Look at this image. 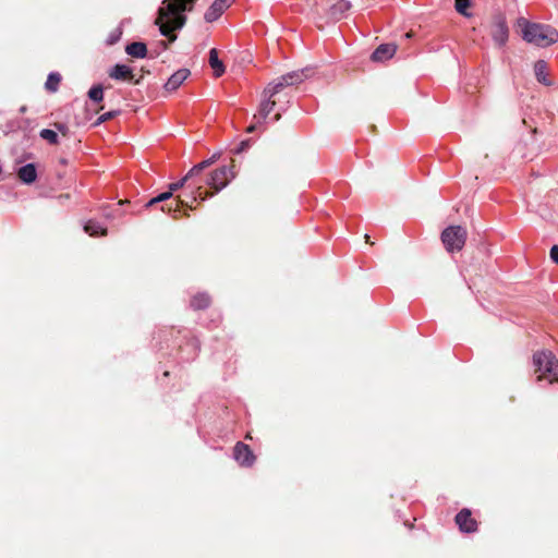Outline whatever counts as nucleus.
<instances>
[{"instance_id": "1", "label": "nucleus", "mask_w": 558, "mask_h": 558, "mask_svg": "<svg viewBox=\"0 0 558 558\" xmlns=\"http://www.w3.org/2000/svg\"><path fill=\"white\" fill-rule=\"evenodd\" d=\"M196 0H163L155 24L162 36L170 43L177 39L175 31L181 29L186 22L185 12L191 11Z\"/></svg>"}, {"instance_id": "2", "label": "nucleus", "mask_w": 558, "mask_h": 558, "mask_svg": "<svg viewBox=\"0 0 558 558\" xmlns=\"http://www.w3.org/2000/svg\"><path fill=\"white\" fill-rule=\"evenodd\" d=\"M310 72V69L293 71L270 83L263 92V99L259 104L258 111L253 117L254 121L257 123L264 122L276 105V101L271 98L284 87L302 83L306 77H308Z\"/></svg>"}, {"instance_id": "3", "label": "nucleus", "mask_w": 558, "mask_h": 558, "mask_svg": "<svg viewBox=\"0 0 558 558\" xmlns=\"http://www.w3.org/2000/svg\"><path fill=\"white\" fill-rule=\"evenodd\" d=\"M522 38L537 47H548L558 41V32L550 25L532 23L524 17L518 20Z\"/></svg>"}, {"instance_id": "4", "label": "nucleus", "mask_w": 558, "mask_h": 558, "mask_svg": "<svg viewBox=\"0 0 558 558\" xmlns=\"http://www.w3.org/2000/svg\"><path fill=\"white\" fill-rule=\"evenodd\" d=\"M534 373L537 380L547 379L548 383L558 380V360L549 351H541L533 356Z\"/></svg>"}, {"instance_id": "5", "label": "nucleus", "mask_w": 558, "mask_h": 558, "mask_svg": "<svg viewBox=\"0 0 558 558\" xmlns=\"http://www.w3.org/2000/svg\"><path fill=\"white\" fill-rule=\"evenodd\" d=\"M466 230L461 226H450L441 233V241L448 252H459L465 244Z\"/></svg>"}, {"instance_id": "6", "label": "nucleus", "mask_w": 558, "mask_h": 558, "mask_svg": "<svg viewBox=\"0 0 558 558\" xmlns=\"http://www.w3.org/2000/svg\"><path fill=\"white\" fill-rule=\"evenodd\" d=\"M234 177L231 168L223 166L215 170L209 179L207 180V185L215 190V192L221 191L230 180Z\"/></svg>"}, {"instance_id": "7", "label": "nucleus", "mask_w": 558, "mask_h": 558, "mask_svg": "<svg viewBox=\"0 0 558 558\" xmlns=\"http://www.w3.org/2000/svg\"><path fill=\"white\" fill-rule=\"evenodd\" d=\"M233 0H215L206 11L204 19L206 22H215L218 20L227 8L232 4Z\"/></svg>"}, {"instance_id": "8", "label": "nucleus", "mask_w": 558, "mask_h": 558, "mask_svg": "<svg viewBox=\"0 0 558 558\" xmlns=\"http://www.w3.org/2000/svg\"><path fill=\"white\" fill-rule=\"evenodd\" d=\"M492 37L496 45L504 46L509 37V29L504 19H498L492 28Z\"/></svg>"}, {"instance_id": "9", "label": "nucleus", "mask_w": 558, "mask_h": 558, "mask_svg": "<svg viewBox=\"0 0 558 558\" xmlns=\"http://www.w3.org/2000/svg\"><path fill=\"white\" fill-rule=\"evenodd\" d=\"M234 459L245 466L253 464L255 457L250 447L243 442H238L234 447Z\"/></svg>"}, {"instance_id": "10", "label": "nucleus", "mask_w": 558, "mask_h": 558, "mask_svg": "<svg viewBox=\"0 0 558 558\" xmlns=\"http://www.w3.org/2000/svg\"><path fill=\"white\" fill-rule=\"evenodd\" d=\"M456 522L459 525L462 532H474L476 530L477 523L474 519L471 518V511L469 509H462L456 515Z\"/></svg>"}, {"instance_id": "11", "label": "nucleus", "mask_w": 558, "mask_h": 558, "mask_svg": "<svg viewBox=\"0 0 558 558\" xmlns=\"http://www.w3.org/2000/svg\"><path fill=\"white\" fill-rule=\"evenodd\" d=\"M190 71L187 69H180L174 72L165 84V88L168 92H173L178 89L181 84L189 77Z\"/></svg>"}, {"instance_id": "12", "label": "nucleus", "mask_w": 558, "mask_h": 558, "mask_svg": "<svg viewBox=\"0 0 558 558\" xmlns=\"http://www.w3.org/2000/svg\"><path fill=\"white\" fill-rule=\"evenodd\" d=\"M397 50V47L392 44H383L373 52L372 59L374 61H384L390 59Z\"/></svg>"}, {"instance_id": "13", "label": "nucleus", "mask_w": 558, "mask_h": 558, "mask_svg": "<svg viewBox=\"0 0 558 558\" xmlns=\"http://www.w3.org/2000/svg\"><path fill=\"white\" fill-rule=\"evenodd\" d=\"M109 76L118 81H130L133 78L132 70L125 64H116L110 70Z\"/></svg>"}, {"instance_id": "14", "label": "nucleus", "mask_w": 558, "mask_h": 558, "mask_svg": "<svg viewBox=\"0 0 558 558\" xmlns=\"http://www.w3.org/2000/svg\"><path fill=\"white\" fill-rule=\"evenodd\" d=\"M208 61L210 68L214 70V74L216 77H219L225 73L226 68L222 61L218 58V51L216 48L210 49Z\"/></svg>"}, {"instance_id": "15", "label": "nucleus", "mask_w": 558, "mask_h": 558, "mask_svg": "<svg viewBox=\"0 0 558 558\" xmlns=\"http://www.w3.org/2000/svg\"><path fill=\"white\" fill-rule=\"evenodd\" d=\"M17 175L24 183H33L37 177L36 168L33 163H27L19 169Z\"/></svg>"}, {"instance_id": "16", "label": "nucleus", "mask_w": 558, "mask_h": 558, "mask_svg": "<svg viewBox=\"0 0 558 558\" xmlns=\"http://www.w3.org/2000/svg\"><path fill=\"white\" fill-rule=\"evenodd\" d=\"M126 53L134 58H144L147 53L146 45L140 41L126 46Z\"/></svg>"}, {"instance_id": "17", "label": "nucleus", "mask_w": 558, "mask_h": 558, "mask_svg": "<svg viewBox=\"0 0 558 558\" xmlns=\"http://www.w3.org/2000/svg\"><path fill=\"white\" fill-rule=\"evenodd\" d=\"M534 72L537 81L544 85H550V82L547 80V64L544 60H538L534 65Z\"/></svg>"}, {"instance_id": "18", "label": "nucleus", "mask_w": 558, "mask_h": 558, "mask_svg": "<svg viewBox=\"0 0 558 558\" xmlns=\"http://www.w3.org/2000/svg\"><path fill=\"white\" fill-rule=\"evenodd\" d=\"M84 231L92 236L107 234V229L95 220H88L84 226Z\"/></svg>"}, {"instance_id": "19", "label": "nucleus", "mask_w": 558, "mask_h": 558, "mask_svg": "<svg viewBox=\"0 0 558 558\" xmlns=\"http://www.w3.org/2000/svg\"><path fill=\"white\" fill-rule=\"evenodd\" d=\"M209 303L210 299L205 293L196 294L191 301V305L196 310L205 308L209 305Z\"/></svg>"}, {"instance_id": "20", "label": "nucleus", "mask_w": 558, "mask_h": 558, "mask_svg": "<svg viewBox=\"0 0 558 558\" xmlns=\"http://www.w3.org/2000/svg\"><path fill=\"white\" fill-rule=\"evenodd\" d=\"M216 155H214L211 158L207 159V160H204L197 165H195L192 169H190V171L187 172V177H195L197 175L198 173H201L204 169H206L207 167H209L211 163L215 162L216 160Z\"/></svg>"}, {"instance_id": "21", "label": "nucleus", "mask_w": 558, "mask_h": 558, "mask_svg": "<svg viewBox=\"0 0 558 558\" xmlns=\"http://www.w3.org/2000/svg\"><path fill=\"white\" fill-rule=\"evenodd\" d=\"M61 76L58 73H50L46 81V88L50 92H56L60 84Z\"/></svg>"}, {"instance_id": "22", "label": "nucleus", "mask_w": 558, "mask_h": 558, "mask_svg": "<svg viewBox=\"0 0 558 558\" xmlns=\"http://www.w3.org/2000/svg\"><path fill=\"white\" fill-rule=\"evenodd\" d=\"M173 195V192H171L170 190L167 191V192H163V193H160L159 195H157L156 197L149 199L147 203H146V207L149 208L151 206H154L155 204H158V203H163L168 199H170Z\"/></svg>"}, {"instance_id": "23", "label": "nucleus", "mask_w": 558, "mask_h": 558, "mask_svg": "<svg viewBox=\"0 0 558 558\" xmlns=\"http://www.w3.org/2000/svg\"><path fill=\"white\" fill-rule=\"evenodd\" d=\"M471 2L470 0H456L454 8L458 13H460L463 16H471V13L468 11L470 8Z\"/></svg>"}, {"instance_id": "24", "label": "nucleus", "mask_w": 558, "mask_h": 558, "mask_svg": "<svg viewBox=\"0 0 558 558\" xmlns=\"http://www.w3.org/2000/svg\"><path fill=\"white\" fill-rule=\"evenodd\" d=\"M88 97L95 101L99 102L104 99V89L101 85L93 86L88 92Z\"/></svg>"}, {"instance_id": "25", "label": "nucleus", "mask_w": 558, "mask_h": 558, "mask_svg": "<svg viewBox=\"0 0 558 558\" xmlns=\"http://www.w3.org/2000/svg\"><path fill=\"white\" fill-rule=\"evenodd\" d=\"M40 137L45 141H47L50 144H58V134L49 129H44L40 131Z\"/></svg>"}, {"instance_id": "26", "label": "nucleus", "mask_w": 558, "mask_h": 558, "mask_svg": "<svg viewBox=\"0 0 558 558\" xmlns=\"http://www.w3.org/2000/svg\"><path fill=\"white\" fill-rule=\"evenodd\" d=\"M181 205H184L183 201H175V203H170V204H166L163 206H161V211L163 213H167V214H175L177 211H179L180 209V206ZM175 217V215H173Z\"/></svg>"}, {"instance_id": "27", "label": "nucleus", "mask_w": 558, "mask_h": 558, "mask_svg": "<svg viewBox=\"0 0 558 558\" xmlns=\"http://www.w3.org/2000/svg\"><path fill=\"white\" fill-rule=\"evenodd\" d=\"M192 178H193V177H187V173H186V174H185V175H184L180 181L174 182V183H171V184L169 185V190H170L171 192H173V193H174V192H175V191H178L179 189L183 187V186H184V184H185L190 179H192Z\"/></svg>"}, {"instance_id": "28", "label": "nucleus", "mask_w": 558, "mask_h": 558, "mask_svg": "<svg viewBox=\"0 0 558 558\" xmlns=\"http://www.w3.org/2000/svg\"><path fill=\"white\" fill-rule=\"evenodd\" d=\"M213 193H208L207 191H203L202 186H197L194 193V201H205L207 197L211 196Z\"/></svg>"}, {"instance_id": "29", "label": "nucleus", "mask_w": 558, "mask_h": 558, "mask_svg": "<svg viewBox=\"0 0 558 558\" xmlns=\"http://www.w3.org/2000/svg\"><path fill=\"white\" fill-rule=\"evenodd\" d=\"M117 112L116 111H109V112H106L104 114H101L99 118H98V123H102V122H106L110 119H112L113 117H116Z\"/></svg>"}, {"instance_id": "30", "label": "nucleus", "mask_w": 558, "mask_h": 558, "mask_svg": "<svg viewBox=\"0 0 558 558\" xmlns=\"http://www.w3.org/2000/svg\"><path fill=\"white\" fill-rule=\"evenodd\" d=\"M550 258L553 262L558 264V245H554L550 248Z\"/></svg>"}, {"instance_id": "31", "label": "nucleus", "mask_w": 558, "mask_h": 558, "mask_svg": "<svg viewBox=\"0 0 558 558\" xmlns=\"http://www.w3.org/2000/svg\"><path fill=\"white\" fill-rule=\"evenodd\" d=\"M120 36H121V31H116V33H114V34H111V35H110V37H109V39H108V43H109L110 45H112V44L117 43V41L119 40Z\"/></svg>"}, {"instance_id": "32", "label": "nucleus", "mask_w": 558, "mask_h": 558, "mask_svg": "<svg viewBox=\"0 0 558 558\" xmlns=\"http://www.w3.org/2000/svg\"><path fill=\"white\" fill-rule=\"evenodd\" d=\"M56 128H57V130H58V131H60L61 133L65 134V132H66V126H65L64 124H62V123H57V124H56Z\"/></svg>"}, {"instance_id": "33", "label": "nucleus", "mask_w": 558, "mask_h": 558, "mask_svg": "<svg viewBox=\"0 0 558 558\" xmlns=\"http://www.w3.org/2000/svg\"><path fill=\"white\" fill-rule=\"evenodd\" d=\"M336 7H339V9H341V10H342V9H347V8H348V3H347V2H344L343 0H340V1L335 5V8H336Z\"/></svg>"}, {"instance_id": "34", "label": "nucleus", "mask_w": 558, "mask_h": 558, "mask_svg": "<svg viewBox=\"0 0 558 558\" xmlns=\"http://www.w3.org/2000/svg\"><path fill=\"white\" fill-rule=\"evenodd\" d=\"M258 124H259V123H257V122L255 121V123H254V124H251V125L247 128L246 132H247V133H252V132L256 129V126H257Z\"/></svg>"}, {"instance_id": "35", "label": "nucleus", "mask_w": 558, "mask_h": 558, "mask_svg": "<svg viewBox=\"0 0 558 558\" xmlns=\"http://www.w3.org/2000/svg\"><path fill=\"white\" fill-rule=\"evenodd\" d=\"M280 118H281V114H280V113H277V114L275 116L274 120H275V121H279V120H280Z\"/></svg>"}, {"instance_id": "36", "label": "nucleus", "mask_w": 558, "mask_h": 558, "mask_svg": "<svg viewBox=\"0 0 558 558\" xmlns=\"http://www.w3.org/2000/svg\"><path fill=\"white\" fill-rule=\"evenodd\" d=\"M411 36H412V34H411V33H407V34H405V37H408V38H410Z\"/></svg>"}, {"instance_id": "37", "label": "nucleus", "mask_w": 558, "mask_h": 558, "mask_svg": "<svg viewBox=\"0 0 558 558\" xmlns=\"http://www.w3.org/2000/svg\"><path fill=\"white\" fill-rule=\"evenodd\" d=\"M163 45V48L167 49L168 48V45L166 43H162Z\"/></svg>"}, {"instance_id": "38", "label": "nucleus", "mask_w": 558, "mask_h": 558, "mask_svg": "<svg viewBox=\"0 0 558 558\" xmlns=\"http://www.w3.org/2000/svg\"><path fill=\"white\" fill-rule=\"evenodd\" d=\"M105 216H106L107 218H110V217H111V216H110V214H108V213H105Z\"/></svg>"}]
</instances>
